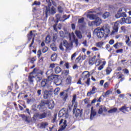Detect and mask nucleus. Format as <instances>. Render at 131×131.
Listing matches in <instances>:
<instances>
[{
	"label": "nucleus",
	"mask_w": 131,
	"mask_h": 131,
	"mask_svg": "<svg viewBox=\"0 0 131 131\" xmlns=\"http://www.w3.org/2000/svg\"><path fill=\"white\" fill-rule=\"evenodd\" d=\"M63 46L66 48H68V42L66 40L63 41Z\"/></svg>",
	"instance_id": "obj_48"
},
{
	"label": "nucleus",
	"mask_w": 131,
	"mask_h": 131,
	"mask_svg": "<svg viewBox=\"0 0 131 131\" xmlns=\"http://www.w3.org/2000/svg\"><path fill=\"white\" fill-rule=\"evenodd\" d=\"M50 47L53 51H57V47H56V46L54 45V43L51 44Z\"/></svg>",
	"instance_id": "obj_41"
},
{
	"label": "nucleus",
	"mask_w": 131,
	"mask_h": 131,
	"mask_svg": "<svg viewBox=\"0 0 131 131\" xmlns=\"http://www.w3.org/2000/svg\"><path fill=\"white\" fill-rule=\"evenodd\" d=\"M19 117H21L23 120H24L26 122L30 123V117L29 116H27L25 114H21L19 115Z\"/></svg>",
	"instance_id": "obj_13"
},
{
	"label": "nucleus",
	"mask_w": 131,
	"mask_h": 131,
	"mask_svg": "<svg viewBox=\"0 0 131 131\" xmlns=\"http://www.w3.org/2000/svg\"><path fill=\"white\" fill-rule=\"evenodd\" d=\"M46 105H47V101L41 100L40 104L37 105V108L39 109V111L42 112L41 114L39 113H37L35 114L34 117L39 119H43L47 118V117H51L52 116V112L50 110H45L46 108Z\"/></svg>",
	"instance_id": "obj_1"
},
{
	"label": "nucleus",
	"mask_w": 131,
	"mask_h": 131,
	"mask_svg": "<svg viewBox=\"0 0 131 131\" xmlns=\"http://www.w3.org/2000/svg\"><path fill=\"white\" fill-rule=\"evenodd\" d=\"M46 105H48L49 109L52 110L54 109V107H55V102L53 100H47Z\"/></svg>",
	"instance_id": "obj_10"
},
{
	"label": "nucleus",
	"mask_w": 131,
	"mask_h": 131,
	"mask_svg": "<svg viewBox=\"0 0 131 131\" xmlns=\"http://www.w3.org/2000/svg\"><path fill=\"white\" fill-rule=\"evenodd\" d=\"M37 70L35 68L33 69L32 72L29 73V75L28 76V82L30 84H33V81H34V78H35V77L34 76H32V74L36 73Z\"/></svg>",
	"instance_id": "obj_8"
},
{
	"label": "nucleus",
	"mask_w": 131,
	"mask_h": 131,
	"mask_svg": "<svg viewBox=\"0 0 131 131\" xmlns=\"http://www.w3.org/2000/svg\"><path fill=\"white\" fill-rule=\"evenodd\" d=\"M120 22L121 24H123L124 23H126V19H125L124 17H123L121 18Z\"/></svg>",
	"instance_id": "obj_43"
},
{
	"label": "nucleus",
	"mask_w": 131,
	"mask_h": 131,
	"mask_svg": "<svg viewBox=\"0 0 131 131\" xmlns=\"http://www.w3.org/2000/svg\"><path fill=\"white\" fill-rule=\"evenodd\" d=\"M96 58V56H94L93 57L89 59V65H90L91 66H92V65H94V63L95 64Z\"/></svg>",
	"instance_id": "obj_18"
},
{
	"label": "nucleus",
	"mask_w": 131,
	"mask_h": 131,
	"mask_svg": "<svg viewBox=\"0 0 131 131\" xmlns=\"http://www.w3.org/2000/svg\"><path fill=\"white\" fill-rule=\"evenodd\" d=\"M89 101H90L89 100V98H86L83 100V102L84 103V104H89Z\"/></svg>",
	"instance_id": "obj_59"
},
{
	"label": "nucleus",
	"mask_w": 131,
	"mask_h": 131,
	"mask_svg": "<svg viewBox=\"0 0 131 131\" xmlns=\"http://www.w3.org/2000/svg\"><path fill=\"white\" fill-rule=\"evenodd\" d=\"M123 71H124V73H125L126 74H129V71H128L127 69H125L123 70Z\"/></svg>",
	"instance_id": "obj_60"
},
{
	"label": "nucleus",
	"mask_w": 131,
	"mask_h": 131,
	"mask_svg": "<svg viewBox=\"0 0 131 131\" xmlns=\"http://www.w3.org/2000/svg\"><path fill=\"white\" fill-rule=\"evenodd\" d=\"M69 40H73V41L75 42L76 45H78V40L75 38L74 33L72 32L71 34H69Z\"/></svg>",
	"instance_id": "obj_12"
},
{
	"label": "nucleus",
	"mask_w": 131,
	"mask_h": 131,
	"mask_svg": "<svg viewBox=\"0 0 131 131\" xmlns=\"http://www.w3.org/2000/svg\"><path fill=\"white\" fill-rule=\"evenodd\" d=\"M106 75H109L111 72H112V69L110 67H107L105 70Z\"/></svg>",
	"instance_id": "obj_29"
},
{
	"label": "nucleus",
	"mask_w": 131,
	"mask_h": 131,
	"mask_svg": "<svg viewBox=\"0 0 131 131\" xmlns=\"http://www.w3.org/2000/svg\"><path fill=\"white\" fill-rule=\"evenodd\" d=\"M71 27H72V30H75V24H71Z\"/></svg>",
	"instance_id": "obj_64"
},
{
	"label": "nucleus",
	"mask_w": 131,
	"mask_h": 131,
	"mask_svg": "<svg viewBox=\"0 0 131 131\" xmlns=\"http://www.w3.org/2000/svg\"><path fill=\"white\" fill-rule=\"evenodd\" d=\"M97 91V88H96V86H94L92 89V90L90 92H89L87 93V96H92V95H94L95 94H96V93H97L96 92Z\"/></svg>",
	"instance_id": "obj_16"
},
{
	"label": "nucleus",
	"mask_w": 131,
	"mask_h": 131,
	"mask_svg": "<svg viewBox=\"0 0 131 131\" xmlns=\"http://www.w3.org/2000/svg\"><path fill=\"white\" fill-rule=\"evenodd\" d=\"M112 92L110 90H107L104 94L102 95L103 98H106L108 95L111 94Z\"/></svg>",
	"instance_id": "obj_34"
},
{
	"label": "nucleus",
	"mask_w": 131,
	"mask_h": 131,
	"mask_svg": "<svg viewBox=\"0 0 131 131\" xmlns=\"http://www.w3.org/2000/svg\"><path fill=\"white\" fill-rule=\"evenodd\" d=\"M64 75L67 76V75H68V74H69V70H65L64 72Z\"/></svg>",
	"instance_id": "obj_62"
},
{
	"label": "nucleus",
	"mask_w": 131,
	"mask_h": 131,
	"mask_svg": "<svg viewBox=\"0 0 131 131\" xmlns=\"http://www.w3.org/2000/svg\"><path fill=\"white\" fill-rule=\"evenodd\" d=\"M85 83H86V84H87L88 86L90 85L91 84V78H88L86 81L85 82Z\"/></svg>",
	"instance_id": "obj_54"
},
{
	"label": "nucleus",
	"mask_w": 131,
	"mask_h": 131,
	"mask_svg": "<svg viewBox=\"0 0 131 131\" xmlns=\"http://www.w3.org/2000/svg\"><path fill=\"white\" fill-rule=\"evenodd\" d=\"M99 114H103V105L100 106V108L98 111Z\"/></svg>",
	"instance_id": "obj_42"
},
{
	"label": "nucleus",
	"mask_w": 131,
	"mask_h": 131,
	"mask_svg": "<svg viewBox=\"0 0 131 131\" xmlns=\"http://www.w3.org/2000/svg\"><path fill=\"white\" fill-rule=\"evenodd\" d=\"M57 38H58V34H54L53 36V41H56L57 40Z\"/></svg>",
	"instance_id": "obj_49"
},
{
	"label": "nucleus",
	"mask_w": 131,
	"mask_h": 131,
	"mask_svg": "<svg viewBox=\"0 0 131 131\" xmlns=\"http://www.w3.org/2000/svg\"><path fill=\"white\" fill-rule=\"evenodd\" d=\"M62 18L64 19L63 21H66V20H67V19H69L70 18V15H69L67 17V15L66 14H64L63 15Z\"/></svg>",
	"instance_id": "obj_50"
},
{
	"label": "nucleus",
	"mask_w": 131,
	"mask_h": 131,
	"mask_svg": "<svg viewBox=\"0 0 131 131\" xmlns=\"http://www.w3.org/2000/svg\"><path fill=\"white\" fill-rule=\"evenodd\" d=\"M57 25H58V24H56L53 26V29L54 30H55V31H56V32H58V29L57 28Z\"/></svg>",
	"instance_id": "obj_56"
},
{
	"label": "nucleus",
	"mask_w": 131,
	"mask_h": 131,
	"mask_svg": "<svg viewBox=\"0 0 131 131\" xmlns=\"http://www.w3.org/2000/svg\"><path fill=\"white\" fill-rule=\"evenodd\" d=\"M59 117H65V118H68L69 116V113L68 110L66 108H62L61 110L58 113Z\"/></svg>",
	"instance_id": "obj_7"
},
{
	"label": "nucleus",
	"mask_w": 131,
	"mask_h": 131,
	"mask_svg": "<svg viewBox=\"0 0 131 131\" xmlns=\"http://www.w3.org/2000/svg\"><path fill=\"white\" fill-rule=\"evenodd\" d=\"M67 121L65 120L63 122V125L62 126V129H65L66 128V126H67Z\"/></svg>",
	"instance_id": "obj_47"
},
{
	"label": "nucleus",
	"mask_w": 131,
	"mask_h": 131,
	"mask_svg": "<svg viewBox=\"0 0 131 131\" xmlns=\"http://www.w3.org/2000/svg\"><path fill=\"white\" fill-rule=\"evenodd\" d=\"M117 112V108L116 107H114L113 108L110 109L108 111V113H115V112Z\"/></svg>",
	"instance_id": "obj_32"
},
{
	"label": "nucleus",
	"mask_w": 131,
	"mask_h": 131,
	"mask_svg": "<svg viewBox=\"0 0 131 131\" xmlns=\"http://www.w3.org/2000/svg\"><path fill=\"white\" fill-rule=\"evenodd\" d=\"M32 6H40V2L34 1Z\"/></svg>",
	"instance_id": "obj_44"
},
{
	"label": "nucleus",
	"mask_w": 131,
	"mask_h": 131,
	"mask_svg": "<svg viewBox=\"0 0 131 131\" xmlns=\"http://www.w3.org/2000/svg\"><path fill=\"white\" fill-rule=\"evenodd\" d=\"M57 58H58V55H57V54L54 53L51 55V60L52 62H55V61L57 60Z\"/></svg>",
	"instance_id": "obj_24"
},
{
	"label": "nucleus",
	"mask_w": 131,
	"mask_h": 131,
	"mask_svg": "<svg viewBox=\"0 0 131 131\" xmlns=\"http://www.w3.org/2000/svg\"><path fill=\"white\" fill-rule=\"evenodd\" d=\"M84 22V18L82 17L81 18H79L78 20V24H82Z\"/></svg>",
	"instance_id": "obj_39"
},
{
	"label": "nucleus",
	"mask_w": 131,
	"mask_h": 131,
	"mask_svg": "<svg viewBox=\"0 0 131 131\" xmlns=\"http://www.w3.org/2000/svg\"><path fill=\"white\" fill-rule=\"evenodd\" d=\"M77 106H78V102L76 101V94H75L73 96L72 104H69L68 105V110H69V111H71L72 110V108H73V113H75V111L76 110V108H77Z\"/></svg>",
	"instance_id": "obj_4"
},
{
	"label": "nucleus",
	"mask_w": 131,
	"mask_h": 131,
	"mask_svg": "<svg viewBox=\"0 0 131 131\" xmlns=\"http://www.w3.org/2000/svg\"><path fill=\"white\" fill-rule=\"evenodd\" d=\"M125 13H126V9L125 8H120L118 11V13L115 15V17L117 18V19L121 18L122 17H126V14Z\"/></svg>",
	"instance_id": "obj_5"
},
{
	"label": "nucleus",
	"mask_w": 131,
	"mask_h": 131,
	"mask_svg": "<svg viewBox=\"0 0 131 131\" xmlns=\"http://www.w3.org/2000/svg\"><path fill=\"white\" fill-rule=\"evenodd\" d=\"M72 79V77L71 76H69L66 79V82L68 84H70L71 83V80Z\"/></svg>",
	"instance_id": "obj_33"
},
{
	"label": "nucleus",
	"mask_w": 131,
	"mask_h": 131,
	"mask_svg": "<svg viewBox=\"0 0 131 131\" xmlns=\"http://www.w3.org/2000/svg\"><path fill=\"white\" fill-rule=\"evenodd\" d=\"M94 33L98 38H103L105 35L107 36L110 33V27L108 24H105L101 27L96 28L94 30Z\"/></svg>",
	"instance_id": "obj_2"
},
{
	"label": "nucleus",
	"mask_w": 131,
	"mask_h": 131,
	"mask_svg": "<svg viewBox=\"0 0 131 131\" xmlns=\"http://www.w3.org/2000/svg\"><path fill=\"white\" fill-rule=\"evenodd\" d=\"M50 72H51L50 76H48V80L50 81L52 80H56L57 78H58V75H54L53 74V69L49 70L46 72V75H49L50 74Z\"/></svg>",
	"instance_id": "obj_6"
},
{
	"label": "nucleus",
	"mask_w": 131,
	"mask_h": 131,
	"mask_svg": "<svg viewBox=\"0 0 131 131\" xmlns=\"http://www.w3.org/2000/svg\"><path fill=\"white\" fill-rule=\"evenodd\" d=\"M83 78V79H86L90 77V72L84 71L82 73Z\"/></svg>",
	"instance_id": "obj_19"
},
{
	"label": "nucleus",
	"mask_w": 131,
	"mask_h": 131,
	"mask_svg": "<svg viewBox=\"0 0 131 131\" xmlns=\"http://www.w3.org/2000/svg\"><path fill=\"white\" fill-rule=\"evenodd\" d=\"M77 84H81V85H83V83L81 82V78H79L78 81L77 82Z\"/></svg>",
	"instance_id": "obj_57"
},
{
	"label": "nucleus",
	"mask_w": 131,
	"mask_h": 131,
	"mask_svg": "<svg viewBox=\"0 0 131 131\" xmlns=\"http://www.w3.org/2000/svg\"><path fill=\"white\" fill-rule=\"evenodd\" d=\"M97 115V112L96 110H94V107H91V114H90V119H94V117Z\"/></svg>",
	"instance_id": "obj_15"
},
{
	"label": "nucleus",
	"mask_w": 131,
	"mask_h": 131,
	"mask_svg": "<svg viewBox=\"0 0 131 131\" xmlns=\"http://www.w3.org/2000/svg\"><path fill=\"white\" fill-rule=\"evenodd\" d=\"M48 51H49V48H48V47L45 46L43 47L42 52L43 54H45V53H47Z\"/></svg>",
	"instance_id": "obj_37"
},
{
	"label": "nucleus",
	"mask_w": 131,
	"mask_h": 131,
	"mask_svg": "<svg viewBox=\"0 0 131 131\" xmlns=\"http://www.w3.org/2000/svg\"><path fill=\"white\" fill-rule=\"evenodd\" d=\"M51 40H52V38H51V36L50 35H48L45 39V42L46 43H50L51 42Z\"/></svg>",
	"instance_id": "obj_28"
},
{
	"label": "nucleus",
	"mask_w": 131,
	"mask_h": 131,
	"mask_svg": "<svg viewBox=\"0 0 131 131\" xmlns=\"http://www.w3.org/2000/svg\"><path fill=\"white\" fill-rule=\"evenodd\" d=\"M127 108L128 107H127L125 105L122 106L121 108H119V111H121V112H122L123 113H124V112H126L127 111Z\"/></svg>",
	"instance_id": "obj_22"
},
{
	"label": "nucleus",
	"mask_w": 131,
	"mask_h": 131,
	"mask_svg": "<svg viewBox=\"0 0 131 131\" xmlns=\"http://www.w3.org/2000/svg\"><path fill=\"white\" fill-rule=\"evenodd\" d=\"M102 62V60H101L99 59H97L96 61H95V64L96 66H99V65H100V64H101Z\"/></svg>",
	"instance_id": "obj_40"
},
{
	"label": "nucleus",
	"mask_w": 131,
	"mask_h": 131,
	"mask_svg": "<svg viewBox=\"0 0 131 131\" xmlns=\"http://www.w3.org/2000/svg\"><path fill=\"white\" fill-rule=\"evenodd\" d=\"M59 13H63V8L61 6H59L57 8Z\"/></svg>",
	"instance_id": "obj_55"
},
{
	"label": "nucleus",
	"mask_w": 131,
	"mask_h": 131,
	"mask_svg": "<svg viewBox=\"0 0 131 131\" xmlns=\"http://www.w3.org/2000/svg\"><path fill=\"white\" fill-rule=\"evenodd\" d=\"M121 30H122L123 32H125V31H126V29H125V26H122L121 27Z\"/></svg>",
	"instance_id": "obj_61"
},
{
	"label": "nucleus",
	"mask_w": 131,
	"mask_h": 131,
	"mask_svg": "<svg viewBox=\"0 0 131 131\" xmlns=\"http://www.w3.org/2000/svg\"><path fill=\"white\" fill-rule=\"evenodd\" d=\"M54 93L55 95H59V93H60V88H56L54 91Z\"/></svg>",
	"instance_id": "obj_38"
},
{
	"label": "nucleus",
	"mask_w": 131,
	"mask_h": 131,
	"mask_svg": "<svg viewBox=\"0 0 131 131\" xmlns=\"http://www.w3.org/2000/svg\"><path fill=\"white\" fill-rule=\"evenodd\" d=\"M37 57L38 58H40V56H41V50L39 49L37 51Z\"/></svg>",
	"instance_id": "obj_53"
},
{
	"label": "nucleus",
	"mask_w": 131,
	"mask_h": 131,
	"mask_svg": "<svg viewBox=\"0 0 131 131\" xmlns=\"http://www.w3.org/2000/svg\"><path fill=\"white\" fill-rule=\"evenodd\" d=\"M61 71H62V69L59 67H56L54 69V72L56 74H59Z\"/></svg>",
	"instance_id": "obj_26"
},
{
	"label": "nucleus",
	"mask_w": 131,
	"mask_h": 131,
	"mask_svg": "<svg viewBox=\"0 0 131 131\" xmlns=\"http://www.w3.org/2000/svg\"><path fill=\"white\" fill-rule=\"evenodd\" d=\"M56 63H51L49 66V68H51L52 69H54L55 67H56Z\"/></svg>",
	"instance_id": "obj_51"
},
{
	"label": "nucleus",
	"mask_w": 131,
	"mask_h": 131,
	"mask_svg": "<svg viewBox=\"0 0 131 131\" xmlns=\"http://www.w3.org/2000/svg\"><path fill=\"white\" fill-rule=\"evenodd\" d=\"M50 84L51 83L50 82V81H49V80H48L47 79H43L41 82V86L42 88H45V86L49 88Z\"/></svg>",
	"instance_id": "obj_11"
},
{
	"label": "nucleus",
	"mask_w": 131,
	"mask_h": 131,
	"mask_svg": "<svg viewBox=\"0 0 131 131\" xmlns=\"http://www.w3.org/2000/svg\"><path fill=\"white\" fill-rule=\"evenodd\" d=\"M49 95L50 94H49V91H48V90H46L43 95V99H48Z\"/></svg>",
	"instance_id": "obj_30"
},
{
	"label": "nucleus",
	"mask_w": 131,
	"mask_h": 131,
	"mask_svg": "<svg viewBox=\"0 0 131 131\" xmlns=\"http://www.w3.org/2000/svg\"><path fill=\"white\" fill-rule=\"evenodd\" d=\"M60 96L61 98L63 99V101H66L67 100V98H68V93H65L64 92H62L60 93Z\"/></svg>",
	"instance_id": "obj_17"
},
{
	"label": "nucleus",
	"mask_w": 131,
	"mask_h": 131,
	"mask_svg": "<svg viewBox=\"0 0 131 131\" xmlns=\"http://www.w3.org/2000/svg\"><path fill=\"white\" fill-rule=\"evenodd\" d=\"M75 33L76 36L78 37V38H82V35L80 31L76 30L75 32Z\"/></svg>",
	"instance_id": "obj_25"
},
{
	"label": "nucleus",
	"mask_w": 131,
	"mask_h": 131,
	"mask_svg": "<svg viewBox=\"0 0 131 131\" xmlns=\"http://www.w3.org/2000/svg\"><path fill=\"white\" fill-rule=\"evenodd\" d=\"M56 13V9H55V7L54 6H52L51 8V9H50V13H48V15L50 14H55Z\"/></svg>",
	"instance_id": "obj_36"
},
{
	"label": "nucleus",
	"mask_w": 131,
	"mask_h": 131,
	"mask_svg": "<svg viewBox=\"0 0 131 131\" xmlns=\"http://www.w3.org/2000/svg\"><path fill=\"white\" fill-rule=\"evenodd\" d=\"M126 23H127V24H130L131 23L130 17H128L127 18H126Z\"/></svg>",
	"instance_id": "obj_45"
},
{
	"label": "nucleus",
	"mask_w": 131,
	"mask_h": 131,
	"mask_svg": "<svg viewBox=\"0 0 131 131\" xmlns=\"http://www.w3.org/2000/svg\"><path fill=\"white\" fill-rule=\"evenodd\" d=\"M89 18L90 20H95L92 22V24H95L96 26H100L103 23V20L96 14H89Z\"/></svg>",
	"instance_id": "obj_3"
},
{
	"label": "nucleus",
	"mask_w": 131,
	"mask_h": 131,
	"mask_svg": "<svg viewBox=\"0 0 131 131\" xmlns=\"http://www.w3.org/2000/svg\"><path fill=\"white\" fill-rule=\"evenodd\" d=\"M82 115V112H81V111H80V109L77 108L76 110V113H75V117L77 118L78 116H81Z\"/></svg>",
	"instance_id": "obj_23"
},
{
	"label": "nucleus",
	"mask_w": 131,
	"mask_h": 131,
	"mask_svg": "<svg viewBox=\"0 0 131 131\" xmlns=\"http://www.w3.org/2000/svg\"><path fill=\"white\" fill-rule=\"evenodd\" d=\"M110 16V12H105L104 13L102 14V18L103 19H107Z\"/></svg>",
	"instance_id": "obj_27"
},
{
	"label": "nucleus",
	"mask_w": 131,
	"mask_h": 131,
	"mask_svg": "<svg viewBox=\"0 0 131 131\" xmlns=\"http://www.w3.org/2000/svg\"><path fill=\"white\" fill-rule=\"evenodd\" d=\"M125 38H127V39L125 40L126 45H127V46L128 47H129L130 48V47H131V41H130V39H129V37L127 35H126L125 36Z\"/></svg>",
	"instance_id": "obj_20"
},
{
	"label": "nucleus",
	"mask_w": 131,
	"mask_h": 131,
	"mask_svg": "<svg viewBox=\"0 0 131 131\" xmlns=\"http://www.w3.org/2000/svg\"><path fill=\"white\" fill-rule=\"evenodd\" d=\"M30 60V62L32 63V64H34V62H35V60H36V57L35 56L34 57H32Z\"/></svg>",
	"instance_id": "obj_46"
},
{
	"label": "nucleus",
	"mask_w": 131,
	"mask_h": 131,
	"mask_svg": "<svg viewBox=\"0 0 131 131\" xmlns=\"http://www.w3.org/2000/svg\"><path fill=\"white\" fill-rule=\"evenodd\" d=\"M119 27V24L115 23L114 25L113 32H118V28Z\"/></svg>",
	"instance_id": "obj_21"
},
{
	"label": "nucleus",
	"mask_w": 131,
	"mask_h": 131,
	"mask_svg": "<svg viewBox=\"0 0 131 131\" xmlns=\"http://www.w3.org/2000/svg\"><path fill=\"white\" fill-rule=\"evenodd\" d=\"M123 49H119V50H117V51H116V53L117 54H119V53H123Z\"/></svg>",
	"instance_id": "obj_58"
},
{
	"label": "nucleus",
	"mask_w": 131,
	"mask_h": 131,
	"mask_svg": "<svg viewBox=\"0 0 131 131\" xmlns=\"http://www.w3.org/2000/svg\"><path fill=\"white\" fill-rule=\"evenodd\" d=\"M48 125H49V123L47 122H42L41 123L40 126L42 128H46Z\"/></svg>",
	"instance_id": "obj_35"
},
{
	"label": "nucleus",
	"mask_w": 131,
	"mask_h": 131,
	"mask_svg": "<svg viewBox=\"0 0 131 131\" xmlns=\"http://www.w3.org/2000/svg\"><path fill=\"white\" fill-rule=\"evenodd\" d=\"M46 2L48 3V6L46 7L45 15L46 18L48 17V14L51 13V7L52 6V3L51 2V0H46Z\"/></svg>",
	"instance_id": "obj_9"
},
{
	"label": "nucleus",
	"mask_w": 131,
	"mask_h": 131,
	"mask_svg": "<svg viewBox=\"0 0 131 131\" xmlns=\"http://www.w3.org/2000/svg\"><path fill=\"white\" fill-rule=\"evenodd\" d=\"M116 74H117V78L118 79H120V80H119V82H118V84H119L120 82H122V81H123V80H124L125 78L124 77H122V76H124L123 74H119V72L117 73Z\"/></svg>",
	"instance_id": "obj_14"
},
{
	"label": "nucleus",
	"mask_w": 131,
	"mask_h": 131,
	"mask_svg": "<svg viewBox=\"0 0 131 131\" xmlns=\"http://www.w3.org/2000/svg\"><path fill=\"white\" fill-rule=\"evenodd\" d=\"M81 60V57L80 55L78 57L76 58L75 61L76 62V63H79V62Z\"/></svg>",
	"instance_id": "obj_52"
},
{
	"label": "nucleus",
	"mask_w": 131,
	"mask_h": 131,
	"mask_svg": "<svg viewBox=\"0 0 131 131\" xmlns=\"http://www.w3.org/2000/svg\"><path fill=\"white\" fill-rule=\"evenodd\" d=\"M103 45H104V42L103 41H100L96 43V46L98 48H102V47H103Z\"/></svg>",
	"instance_id": "obj_31"
},
{
	"label": "nucleus",
	"mask_w": 131,
	"mask_h": 131,
	"mask_svg": "<svg viewBox=\"0 0 131 131\" xmlns=\"http://www.w3.org/2000/svg\"><path fill=\"white\" fill-rule=\"evenodd\" d=\"M64 66L67 69H69V62H66Z\"/></svg>",
	"instance_id": "obj_63"
}]
</instances>
